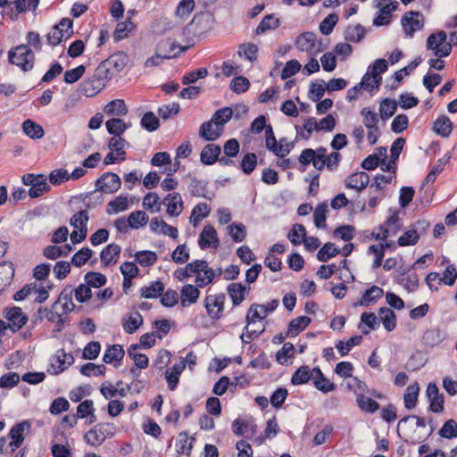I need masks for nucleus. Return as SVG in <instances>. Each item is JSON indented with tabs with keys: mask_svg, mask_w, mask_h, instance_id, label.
<instances>
[{
	"mask_svg": "<svg viewBox=\"0 0 457 457\" xmlns=\"http://www.w3.org/2000/svg\"><path fill=\"white\" fill-rule=\"evenodd\" d=\"M427 396L430 401V410L434 412H441L444 410V396L435 383H429L427 387Z\"/></svg>",
	"mask_w": 457,
	"mask_h": 457,
	"instance_id": "24",
	"label": "nucleus"
},
{
	"mask_svg": "<svg viewBox=\"0 0 457 457\" xmlns=\"http://www.w3.org/2000/svg\"><path fill=\"white\" fill-rule=\"evenodd\" d=\"M374 4L378 12L373 20V24L377 27L388 25L392 20V13L399 5L398 2L394 0H374Z\"/></svg>",
	"mask_w": 457,
	"mask_h": 457,
	"instance_id": "7",
	"label": "nucleus"
},
{
	"mask_svg": "<svg viewBox=\"0 0 457 457\" xmlns=\"http://www.w3.org/2000/svg\"><path fill=\"white\" fill-rule=\"evenodd\" d=\"M311 321L312 320L306 316H300L294 319L289 323L287 334L292 337H296L311 323Z\"/></svg>",
	"mask_w": 457,
	"mask_h": 457,
	"instance_id": "43",
	"label": "nucleus"
},
{
	"mask_svg": "<svg viewBox=\"0 0 457 457\" xmlns=\"http://www.w3.org/2000/svg\"><path fill=\"white\" fill-rule=\"evenodd\" d=\"M433 129L437 135L447 137L453 130V122L448 117L441 116L434 122Z\"/></svg>",
	"mask_w": 457,
	"mask_h": 457,
	"instance_id": "41",
	"label": "nucleus"
},
{
	"mask_svg": "<svg viewBox=\"0 0 457 457\" xmlns=\"http://www.w3.org/2000/svg\"><path fill=\"white\" fill-rule=\"evenodd\" d=\"M379 320L387 331H392L396 327V315L394 311L387 307H382L378 312Z\"/></svg>",
	"mask_w": 457,
	"mask_h": 457,
	"instance_id": "39",
	"label": "nucleus"
},
{
	"mask_svg": "<svg viewBox=\"0 0 457 457\" xmlns=\"http://www.w3.org/2000/svg\"><path fill=\"white\" fill-rule=\"evenodd\" d=\"M397 109V103L395 100L385 99L380 103L379 112L380 118L384 120L392 117Z\"/></svg>",
	"mask_w": 457,
	"mask_h": 457,
	"instance_id": "54",
	"label": "nucleus"
},
{
	"mask_svg": "<svg viewBox=\"0 0 457 457\" xmlns=\"http://www.w3.org/2000/svg\"><path fill=\"white\" fill-rule=\"evenodd\" d=\"M419 393L420 386L418 382L411 383L408 386L403 395L404 405L408 410L413 409L416 406Z\"/></svg>",
	"mask_w": 457,
	"mask_h": 457,
	"instance_id": "40",
	"label": "nucleus"
},
{
	"mask_svg": "<svg viewBox=\"0 0 457 457\" xmlns=\"http://www.w3.org/2000/svg\"><path fill=\"white\" fill-rule=\"evenodd\" d=\"M237 53L240 57L252 62L257 59L258 46L253 43L242 44Z\"/></svg>",
	"mask_w": 457,
	"mask_h": 457,
	"instance_id": "52",
	"label": "nucleus"
},
{
	"mask_svg": "<svg viewBox=\"0 0 457 457\" xmlns=\"http://www.w3.org/2000/svg\"><path fill=\"white\" fill-rule=\"evenodd\" d=\"M142 324L143 317L138 312H128L121 320L122 328L129 334H133Z\"/></svg>",
	"mask_w": 457,
	"mask_h": 457,
	"instance_id": "26",
	"label": "nucleus"
},
{
	"mask_svg": "<svg viewBox=\"0 0 457 457\" xmlns=\"http://www.w3.org/2000/svg\"><path fill=\"white\" fill-rule=\"evenodd\" d=\"M109 79L104 67L98 66L91 77L82 81L80 93L87 97H93L104 88Z\"/></svg>",
	"mask_w": 457,
	"mask_h": 457,
	"instance_id": "4",
	"label": "nucleus"
},
{
	"mask_svg": "<svg viewBox=\"0 0 457 457\" xmlns=\"http://www.w3.org/2000/svg\"><path fill=\"white\" fill-rule=\"evenodd\" d=\"M120 253V246L116 244H110L101 252V262L104 266L114 264L118 262Z\"/></svg>",
	"mask_w": 457,
	"mask_h": 457,
	"instance_id": "30",
	"label": "nucleus"
},
{
	"mask_svg": "<svg viewBox=\"0 0 457 457\" xmlns=\"http://www.w3.org/2000/svg\"><path fill=\"white\" fill-rule=\"evenodd\" d=\"M267 316L263 306H261V304L253 303L250 306L245 318L246 326L245 332L241 335V339L244 344H249L251 340L259 337L265 330L263 325H261L258 329H250V326L256 325L257 320H262Z\"/></svg>",
	"mask_w": 457,
	"mask_h": 457,
	"instance_id": "3",
	"label": "nucleus"
},
{
	"mask_svg": "<svg viewBox=\"0 0 457 457\" xmlns=\"http://www.w3.org/2000/svg\"><path fill=\"white\" fill-rule=\"evenodd\" d=\"M72 33V21L70 19H62L48 33V43L52 46H57L62 40H67Z\"/></svg>",
	"mask_w": 457,
	"mask_h": 457,
	"instance_id": "11",
	"label": "nucleus"
},
{
	"mask_svg": "<svg viewBox=\"0 0 457 457\" xmlns=\"http://www.w3.org/2000/svg\"><path fill=\"white\" fill-rule=\"evenodd\" d=\"M49 190V186L46 183V178L44 175H39V178L36 182L29 189V195L31 198H36L40 196L44 192Z\"/></svg>",
	"mask_w": 457,
	"mask_h": 457,
	"instance_id": "49",
	"label": "nucleus"
},
{
	"mask_svg": "<svg viewBox=\"0 0 457 457\" xmlns=\"http://www.w3.org/2000/svg\"><path fill=\"white\" fill-rule=\"evenodd\" d=\"M129 61L126 54L122 52L115 53L112 54L108 59L103 62L98 66H104L106 70L108 78L111 79L112 73L119 72L125 68Z\"/></svg>",
	"mask_w": 457,
	"mask_h": 457,
	"instance_id": "15",
	"label": "nucleus"
},
{
	"mask_svg": "<svg viewBox=\"0 0 457 457\" xmlns=\"http://www.w3.org/2000/svg\"><path fill=\"white\" fill-rule=\"evenodd\" d=\"M328 205L321 203L317 205L313 212V220L317 228H324L326 226Z\"/></svg>",
	"mask_w": 457,
	"mask_h": 457,
	"instance_id": "61",
	"label": "nucleus"
},
{
	"mask_svg": "<svg viewBox=\"0 0 457 457\" xmlns=\"http://www.w3.org/2000/svg\"><path fill=\"white\" fill-rule=\"evenodd\" d=\"M107 131L113 136H120L123 134L129 125L126 124L122 120L112 118L105 122Z\"/></svg>",
	"mask_w": 457,
	"mask_h": 457,
	"instance_id": "46",
	"label": "nucleus"
},
{
	"mask_svg": "<svg viewBox=\"0 0 457 457\" xmlns=\"http://www.w3.org/2000/svg\"><path fill=\"white\" fill-rule=\"evenodd\" d=\"M401 23L405 36L412 37L416 31L423 29L425 19L420 12L410 11L402 17Z\"/></svg>",
	"mask_w": 457,
	"mask_h": 457,
	"instance_id": "10",
	"label": "nucleus"
},
{
	"mask_svg": "<svg viewBox=\"0 0 457 457\" xmlns=\"http://www.w3.org/2000/svg\"><path fill=\"white\" fill-rule=\"evenodd\" d=\"M296 47L302 52H306L310 56H317L321 51V43L317 36L312 32L300 35L295 42Z\"/></svg>",
	"mask_w": 457,
	"mask_h": 457,
	"instance_id": "12",
	"label": "nucleus"
},
{
	"mask_svg": "<svg viewBox=\"0 0 457 457\" xmlns=\"http://www.w3.org/2000/svg\"><path fill=\"white\" fill-rule=\"evenodd\" d=\"M104 112L110 116H125L128 113V108L123 100L115 99L104 106Z\"/></svg>",
	"mask_w": 457,
	"mask_h": 457,
	"instance_id": "38",
	"label": "nucleus"
},
{
	"mask_svg": "<svg viewBox=\"0 0 457 457\" xmlns=\"http://www.w3.org/2000/svg\"><path fill=\"white\" fill-rule=\"evenodd\" d=\"M195 262L203 264V267L199 265V268H197L199 270L193 273L195 276V283L198 287L210 285L214 278L220 277L222 273L220 269L213 270L210 268L206 261L195 260Z\"/></svg>",
	"mask_w": 457,
	"mask_h": 457,
	"instance_id": "13",
	"label": "nucleus"
},
{
	"mask_svg": "<svg viewBox=\"0 0 457 457\" xmlns=\"http://www.w3.org/2000/svg\"><path fill=\"white\" fill-rule=\"evenodd\" d=\"M106 438V429L104 428V426L101 425L94 427L84 436V439L87 444L95 447L101 445Z\"/></svg>",
	"mask_w": 457,
	"mask_h": 457,
	"instance_id": "27",
	"label": "nucleus"
},
{
	"mask_svg": "<svg viewBox=\"0 0 457 457\" xmlns=\"http://www.w3.org/2000/svg\"><path fill=\"white\" fill-rule=\"evenodd\" d=\"M127 142L120 136H113L109 140V148L112 152L116 153L120 159H126V152L124 150Z\"/></svg>",
	"mask_w": 457,
	"mask_h": 457,
	"instance_id": "56",
	"label": "nucleus"
},
{
	"mask_svg": "<svg viewBox=\"0 0 457 457\" xmlns=\"http://www.w3.org/2000/svg\"><path fill=\"white\" fill-rule=\"evenodd\" d=\"M393 180L392 174H378L373 182L370 186V190L383 192L386 185H389Z\"/></svg>",
	"mask_w": 457,
	"mask_h": 457,
	"instance_id": "58",
	"label": "nucleus"
},
{
	"mask_svg": "<svg viewBox=\"0 0 457 457\" xmlns=\"http://www.w3.org/2000/svg\"><path fill=\"white\" fill-rule=\"evenodd\" d=\"M365 35V29L364 28L360 25L356 24L353 26H349L345 32V38L346 41L353 42V43H359L362 40Z\"/></svg>",
	"mask_w": 457,
	"mask_h": 457,
	"instance_id": "48",
	"label": "nucleus"
},
{
	"mask_svg": "<svg viewBox=\"0 0 457 457\" xmlns=\"http://www.w3.org/2000/svg\"><path fill=\"white\" fill-rule=\"evenodd\" d=\"M30 427L31 425L28 420H24L12 426L9 432L11 441L8 445L11 452H14L21 445L24 441V434L26 431H29Z\"/></svg>",
	"mask_w": 457,
	"mask_h": 457,
	"instance_id": "16",
	"label": "nucleus"
},
{
	"mask_svg": "<svg viewBox=\"0 0 457 457\" xmlns=\"http://www.w3.org/2000/svg\"><path fill=\"white\" fill-rule=\"evenodd\" d=\"M381 81L382 78L380 76L372 75L370 73V70H368L359 86L361 89L371 91L374 88H378Z\"/></svg>",
	"mask_w": 457,
	"mask_h": 457,
	"instance_id": "51",
	"label": "nucleus"
},
{
	"mask_svg": "<svg viewBox=\"0 0 457 457\" xmlns=\"http://www.w3.org/2000/svg\"><path fill=\"white\" fill-rule=\"evenodd\" d=\"M356 403L359 408L364 412L374 413L379 409V403L378 402L365 396L363 394L358 395Z\"/></svg>",
	"mask_w": 457,
	"mask_h": 457,
	"instance_id": "42",
	"label": "nucleus"
},
{
	"mask_svg": "<svg viewBox=\"0 0 457 457\" xmlns=\"http://www.w3.org/2000/svg\"><path fill=\"white\" fill-rule=\"evenodd\" d=\"M200 295L198 287L187 284L182 287L180 290V303L183 307H187L197 302Z\"/></svg>",
	"mask_w": 457,
	"mask_h": 457,
	"instance_id": "28",
	"label": "nucleus"
},
{
	"mask_svg": "<svg viewBox=\"0 0 457 457\" xmlns=\"http://www.w3.org/2000/svg\"><path fill=\"white\" fill-rule=\"evenodd\" d=\"M222 131L223 129L211 120L201 125L199 136L207 141H214L221 136Z\"/></svg>",
	"mask_w": 457,
	"mask_h": 457,
	"instance_id": "25",
	"label": "nucleus"
},
{
	"mask_svg": "<svg viewBox=\"0 0 457 457\" xmlns=\"http://www.w3.org/2000/svg\"><path fill=\"white\" fill-rule=\"evenodd\" d=\"M233 114L232 109L229 107H224L215 112L212 119L220 128L223 129V126L231 119Z\"/></svg>",
	"mask_w": 457,
	"mask_h": 457,
	"instance_id": "62",
	"label": "nucleus"
},
{
	"mask_svg": "<svg viewBox=\"0 0 457 457\" xmlns=\"http://www.w3.org/2000/svg\"><path fill=\"white\" fill-rule=\"evenodd\" d=\"M8 60L23 71H29L34 67L35 54L28 45L21 44L9 50Z\"/></svg>",
	"mask_w": 457,
	"mask_h": 457,
	"instance_id": "5",
	"label": "nucleus"
},
{
	"mask_svg": "<svg viewBox=\"0 0 457 457\" xmlns=\"http://www.w3.org/2000/svg\"><path fill=\"white\" fill-rule=\"evenodd\" d=\"M438 434L441 437L451 439L457 436V422L451 419L448 420L439 429Z\"/></svg>",
	"mask_w": 457,
	"mask_h": 457,
	"instance_id": "64",
	"label": "nucleus"
},
{
	"mask_svg": "<svg viewBox=\"0 0 457 457\" xmlns=\"http://www.w3.org/2000/svg\"><path fill=\"white\" fill-rule=\"evenodd\" d=\"M224 295H210L205 297L204 306L212 319L220 318L224 310Z\"/></svg>",
	"mask_w": 457,
	"mask_h": 457,
	"instance_id": "17",
	"label": "nucleus"
},
{
	"mask_svg": "<svg viewBox=\"0 0 457 457\" xmlns=\"http://www.w3.org/2000/svg\"><path fill=\"white\" fill-rule=\"evenodd\" d=\"M163 204L167 207V213L172 217L179 216L184 209L182 197L177 192L168 194L163 199Z\"/></svg>",
	"mask_w": 457,
	"mask_h": 457,
	"instance_id": "19",
	"label": "nucleus"
},
{
	"mask_svg": "<svg viewBox=\"0 0 457 457\" xmlns=\"http://www.w3.org/2000/svg\"><path fill=\"white\" fill-rule=\"evenodd\" d=\"M5 318L9 320V327L12 331L21 329L28 321V317L16 306L6 311Z\"/></svg>",
	"mask_w": 457,
	"mask_h": 457,
	"instance_id": "21",
	"label": "nucleus"
},
{
	"mask_svg": "<svg viewBox=\"0 0 457 457\" xmlns=\"http://www.w3.org/2000/svg\"><path fill=\"white\" fill-rule=\"evenodd\" d=\"M370 183V176L365 171L354 172L345 179V186L347 188L358 192L364 189Z\"/></svg>",
	"mask_w": 457,
	"mask_h": 457,
	"instance_id": "20",
	"label": "nucleus"
},
{
	"mask_svg": "<svg viewBox=\"0 0 457 457\" xmlns=\"http://www.w3.org/2000/svg\"><path fill=\"white\" fill-rule=\"evenodd\" d=\"M22 131L32 139H39L44 137L45 131L41 125L32 120H26L22 123Z\"/></svg>",
	"mask_w": 457,
	"mask_h": 457,
	"instance_id": "37",
	"label": "nucleus"
},
{
	"mask_svg": "<svg viewBox=\"0 0 457 457\" xmlns=\"http://www.w3.org/2000/svg\"><path fill=\"white\" fill-rule=\"evenodd\" d=\"M209 213L210 208L207 204L201 203L196 204L192 211L189 219L190 223H192L194 227H196L204 218H206L209 215Z\"/></svg>",
	"mask_w": 457,
	"mask_h": 457,
	"instance_id": "44",
	"label": "nucleus"
},
{
	"mask_svg": "<svg viewBox=\"0 0 457 457\" xmlns=\"http://www.w3.org/2000/svg\"><path fill=\"white\" fill-rule=\"evenodd\" d=\"M134 204V197L119 195L107 204L108 214H116L127 211Z\"/></svg>",
	"mask_w": 457,
	"mask_h": 457,
	"instance_id": "23",
	"label": "nucleus"
},
{
	"mask_svg": "<svg viewBox=\"0 0 457 457\" xmlns=\"http://www.w3.org/2000/svg\"><path fill=\"white\" fill-rule=\"evenodd\" d=\"M198 245L201 249L213 248L216 249L220 245L215 228L212 225H205L199 236Z\"/></svg>",
	"mask_w": 457,
	"mask_h": 457,
	"instance_id": "18",
	"label": "nucleus"
},
{
	"mask_svg": "<svg viewBox=\"0 0 457 457\" xmlns=\"http://www.w3.org/2000/svg\"><path fill=\"white\" fill-rule=\"evenodd\" d=\"M312 379V370L307 366L300 367L292 376L291 382L293 385H302Z\"/></svg>",
	"mask_w": 457,
	"mask_h": 457,
	"instance_id": "53",
	"label": "nucleus"
},
{
	"mask_svg": "<svg viewBox=\"0 0 457 457\" xmlns=\"http://www.w3.org/2000/svg\"><path fill=\"white\" fill-rule=\"evenodd\" d=\"M149 218L143 211H136L131 212L128 217V222L130 228H138L146 225Z\"/></svg>",
	"mask_w": 457,
	"mask_h": 457,
	"instance_id": "55",
	"label": "nucleus"
},
{
	"mask_svg": "<svg viewBox=\"0 0 457 457\" xmlns=\"http://www.w3.org/2000/svg\"><path fill=\"white\" fill-rule=\"evenodd\" d=\"M383 295L384 290L381 287L372 286L364 292L360 301L356 303L355 305L369 306L370 304H374L383 296Z\"/></svg>",
	"mask_w": 457,
	"mask_h": 457,
	"instance_id": "31",
	"label": "nucleus"
},
{
	"mask_svg": "<svg viewBox=\"0 0 457 457\" xmlns=\"http://www.w3.org/2000/svg\"><path fill=\"white\" fill-rule=\"evenodd\" d=\"M137 345H131L128 352L129 356L133 360L137 368L145 369L148 366V358L145 354L137 353Z\"/></svg>",
	"mask_w": 457,
	"mask_h": 457,
	"instance_id": "59",
	"label": "nucleus"
},
{
	"mask_svg": "<svg viewBox=\"0 0 457 457\" xmlns=\"http://www.w3.org/2000/svg\"><path fill=\"white\" fill-rule=\"evenodd\" d=\"M361 115L363 118V125L368 129V141L370 145H375L380 136L378 114L371 111L370 108L365 107L361 110Z\"/></svg>",
	"mask_w": 457,
	"mask_h": 457,
	"instance_id": "9",
	"label": "nucleus"
},
{
	"mask_svg": "<svg viewBox=\"0 0 457 457\" xmlns=\"http://www.w3.org/2000/svg\"><path fill=\"white\" fill-rule=\"evenodd\" d=\"M72 288L67 287L62 291L58 299L53 303L50 309H39V312L43 318H46L47 320L58 326L57 330H61L63 328L68 313L75 307L72 302Z\"/></svg>",
	"mask_w": 457,
	"mask_h": 457,
	"instance_id": "1",
	"label": "nucleus"
},
{
	"mask_svg": "<svg viewBox=\"0 0 457 457\" xmlns=\"http://www.w3.org/2000/svg\"><path fill=\"white\" fill-rule=\"evenodd\" d=\"M164 291V284L160 280L152 281L140 288L141 296L150 299L161 296Z\"/></svg>",
	"mask_w": 457,
	"mask_h": 457,
	"instance_id": "35",
	"label": "nucleus"
},
{
	"mask_svg": "<svg viewBox=\"0 0 457 457\" xmlns=\"http://www.w3.org/2000/svg\"><path fill=\"white\" fill-rule=\"evenodd\" d=\"M287 237L295 245H299L303 243L306 237L304 226L302 224H295L292 229L288 232Z\"/></svg>",
	"mask_w": 457,
	"mask_h": 457,
	"instance_id": "47",
	"label": "nucleus"
},
{
	"mask_svg": "<svg viewBox=\"0 0 457 457\" xmlns=\"http://www.w3.org/2000/svg\"><path fill=\"white\" fill-rule=\"evenodd\" d=\"M14 269L11 263H0V292L9 285L13 278Z\"/></svg>",
	"mask_w": 457,
	"mask_h": 457,
	"instance_id": "45",
	"label": "nucleus"
},
{
	"mask_svg": "<svg viewBox=\"0 0 457 457\" xmlns=\"http://www.w3.org/2000/svg\"><path fill=\"white\" fill-rule=\"evenodd\" d=\"M178 46L175 42L166 40L160 43L158 46V53L152 57H149L145 62V67L152 68L159 65L164 59H170L177 55V53H173ZM179 50L178 53H181L186 50L185 47L179 46Z\"/></svg>",
	"mask_w": 457,
	"mask_h": 457,
	"instance_id": "6",
	"label": "nucleus"
},
{
	"mask_svg": "<svg viewBox=\"0 0 457 457\" xmlns=\"http://www.w3.org/2000/svg\"><path fill=\"white\" fill-rule=\"evenodd\" d=\"M361 341V336H354L348 339L346 342L339 341L336 344V348L338 350L340 354L344 356L347 354L353 346L359 345Z\"/></svg>",
	"mask_w": 457,
	"mask_h": 457,
	"instance_id": "57",
	"label": "nucleus"
},
{
	"mask_svg": "<svg viewBox=\"0 0 457 457\" xmlns=\"http://www.w3.org/2000/svg\"><path fill=\"white\" fill-rule=\"evenodd\" d=\"M249 289L241 283H231L228 286L227 291L233 304L238 305L245 300V294Z\"/></svg>",
	"mask_w": 457,
	"mask_h": 457,
	"instance_id": "36",
	"label": "nucleus"
},
{
	"mask_svg": "<svg viewBox=\"0 0 457 457\" xmlns=\"http://www.w3.org/2000/svg\"><path fill=\"white\" fill-rule=\"evenodd\" d=\"M150 228L155 234H162L172 238H177L179 236L177 228L167 224L164 220H159L158 218L152 219Z\"/></svg>",
	"mask_w": 457,
	"mask_h": 457,
	"instance_id": "29",
	"label": "nucleus"
},
{
	"mask_svg": "<svg viewBox=\"0 0 457 457\" xmlns=\"http://www.w3.org/2000/svg\"><path fill=\"white\" fill-rule=\"evenodd\" d=\"M446 39L447 35L443 30L431 34L428 37L427 47L428 50L433 51L436 56L440 58L446 57L452 51V46L446 42Z\"/></svg>",
	"mask_w": 457,
	"mask_h": 457,
	"instance_id": "8",
	"label": "nucleus"
},
{
	"mask_svg": "<svg viewBox=\"0 0 457 457\" xmlns=\"http://www.w3.org/2000/svg\"><path fill=\"white\" fill-rule=\"evenodd\" d=\"M220 151L221 149L218 145H206L201 152V162L206 165L213 164L218 160V157L220 154Z\"/></svg>",
	"mask_w": 457,
	"mask_h": 457,
	"instance_id": "34",
	"label": "nucleus"
},
{
	"mask_svg": "<svg viewBox=\"0 0 457 457\" xmlns=\"http://www.w3.org/2000/svg\"><path fill=\"white\" fill-rule=\"evenodd\" d=\"M186 368V361L180 360L175 363L171 369L165 371V378L168 382L170 389L173 390L179 383V378L182 371Z\"/></svg>",
	"mask_w": 457,
	"mask_h": 457,
	"instance_id": "33",
	"label": "nucleus"
},
{
	"mask_svg": "<svg viewBox=\"0 0 457 457\" xmlns=\"http://www.w3.org/2000/svg\"><path fill=\"white\" fill-rule=\"evenodd\" d=\"M121 185L120 177L116 173L105 172L96 182L97 191L104 194L117 192Z\"/></svg>",
	"mask_w": 457,
	"mask_h": 457,
	"instance_id": "14",
	"label": "nucleus"
},
{
	"mask_svg": "<svg viewBox=\"0 0 457 457\" xmlns=\"http://www.w3.org/2000/svg\"><path fill=\"white\" fill-rule=\"evenodd\" d=\"M339 253V250L332 243L325 244L318 252L317 258L320 262H327Z\"/></svg>",
	"mask_w": 457,
	"mask_h": 457,
	"instance_id": "63",
	"label": "nucleus"
},
{
	"mask_svg": "<svg viewBox=\"0 0 457 457\" xmlns=\"http://www.w3.org/2000/svg\"><path fill=\"white\" fill-rule=\"evenodd\" d=\"M124 357V351L119 345H113L106 349L103 360L105 363L119 361Z\"/></svg>",
	"mask_w": 457,
	"mask_h": 457,
	"instance_id": "50",
	"label": "nucleus"
},
{
	"mask_svg": "<svg viewBox=\"0 0 457 457\" xmlns=\"http://www.w3.org/2000/svg\"><path fill=\"white\" fill-rule=\"evenodd\" d=\"M312 381L316 388L323 393L332 392L336 389L335 384L326 378L319 368L312 369Z\"/></svg>",
	"mask_w": 457,
	"mask_h": 457,
	"instance_id": "32",
	"label": "nucleus"
},
{
	"mask_svg": "<svg viewBox=\"0 0 457 457\" xmlns=\"http://www.w3.org/2000/svg\"><path fill=\"white\" fill-rule=\"evenodd\" d=\"M73 362V356L63 350L56 352L53 362L51 373L57 375L65 370Z\"/></svg>",
	"mask_w": 457,
	"mask_h": 457,
	"instance_id": "22",
	"label": "nucleus"
},
{
	"mask_svg": "<svg viewBox=\"0 0 457 457\" xmlns=\"http://www.w3.org/2000/svg\"><path fill=\"white\" fill-rule=\"evenodd\" d=\"M137 262L144 267H149L154 264L157 255L152 251H139L135 254Z\"/></svg>",
	"mask_w": 457,
	"mask_h": 457,
	"instance_id": "60",
	"label": "nucleus"
},
{
	"mask_svg": "<svg viewBox=\"0 0 457 457\" xmlns=\"http://www.w3.org/2000/svg\"><path fill=\"white\" fill-rule=\"evenodd\" d=\"M326 153L327 150L323 147L316 151L307 148L302 152L298 160L301 164L306 166L312 163L315 169L320 170L324 167H327L329 170H337L341 161V154L337 152H333L327 155Z\"/></svg>",
	"mask_w": 457,
	"mask_h": 457,
	"instance_id": "2",
	"label": "nucleus"
}]
</instances>
